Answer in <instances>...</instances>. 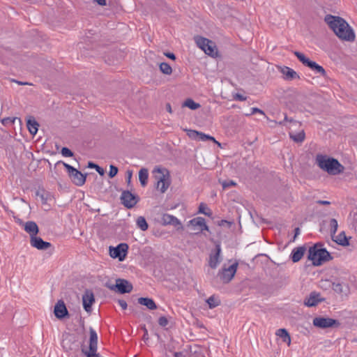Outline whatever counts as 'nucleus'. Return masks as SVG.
<instances>
[{
  "label": "nucleus",
  "instance_id": "1",
  "mask_svg": "<svg viewBox=\"0 0 357 357\" xmlns=\"http://www.w3.org/2000/svg\"><path fill=\"white\" fill-rule=\"evenodd\" d=\"M324 20L340 40L349 42L354 41L355 33L343 18L339 16L327 15L325 16Z\"/></svg>",
  "mask_w": 357,
  "mask_h": 357
},
{
  "label": "nucleus",
  "instance_id": "2",
  "mask_svg": "<svg viewBox=\"0 0 357 357\" xmlns=\"http://www.w3.org/2000/svg\"><path fill=\"white\" fill-rule=\"evenodd\" d=\"M316 162L320 169L330 175H339L344 171V167L337 159L326 155L318 154Z\"/></svg>",
  "mask_w": 357,
  "mask_h": 357
},
{
  "label": "nucleus",
  "instance_id": "3",
  "mask_svg": "<svg viewBox=\"0 0 357 357\" xmlns=\"http://www.w3.org/2000/svg\"><path fill=\"white\" fill-rule=\"evenodd\" d=\"M154 178L156 180V188L161 193H165L171 184L170 174L168 169L163 167H155L153 170Z\"/></svg>",
  "mask_w": 357,
  "mask_h": 357
},
{
  "label": "nucleus",
  "instance_id": "4",
  "mask_svg": "<svg viewBox=\"0 0 357 357\" xmlns=\"http://www.w3.org/2000/svg\"><path fill=\"white\" fill-rule=\"evenodd\" d=\"M196 45L207 55L216 58L218 56V50L214 42L202 36H197L194 38Z\"/></svg>",
  "mask_w": 357,
  "mask_h": 357
},
{
  "label": "nucleus",
  "instance_id": "5",
  "mask_svg": "<svg viewBox=\"0 0 357 357\" xmlns=\"http://www.w3.org/2000/svg\"><path fill=\"white\" fill-rule=\"evenodd\" d=\"M333 259L330 252L319 243H314V266H321Z\"/></svg>",
  "mask_w": 357,
  "mask_h": 357
},
{
  "label": "nucleus",
  "instance_id": "6",
  "mask_svg": "<svg viewBox=\"0 0 357 357\" xmlns=\"http://www.w3.org/2000/svg\"><path fill=\"white\" fill-rule=\"evenodd\" d=\"M128 250V245L126 243H120L116 247L109 248V256L113 259H118L119 261H123L126 259Z\"/></svg>",
  "mask_w": 357,
  "mask_h": 357
},
{
  "label": "nucleus",
  "instance_id": "7",
  "mask_svg": "<svg viewBox=\"0 0 357 357\" xmlns=\"http://www.w3.org/2000/svg\"><path fill=\"white\" fill-rule=\"evenodd\" d=\"M63 165L68 172V174L72 181L78 186H82L85 183L86 176L82 174L79 171L73 167L71 165L63 163Z\"/></svg>",
  "mask_w": 357,
  "mask_h": 357
},
{
  "label": "nucleus",
  "instance_id": "8",
  "mask_svg": "<svg viewBox=\"0 0 357 357\" xmlns=\"http://www.w3.org/2000/svg\"><path fill=\"white\" fill-rule=\"evenodd\" d=\"M340 323L338 320L328 317H318L314 318V326L320 328H339Z\"/></svg>",
  "mask_w": 357,
  "mask_h": 357
},
{
  "label": "nucleus",
  "instance_id": "9",
  "mask_svg": "<svg viewBox=\"0 0 357 357\" xmlns=\"http://www.w3.org/2000/svg\"><path fill=\"white\" fill-rule=\"evenodd\" d=\"M238 265V262H235L228 268L223 267L219 273L220 280L225 283L230 282L236 273Z\"/></svg>",
  "mask_w": 357,
  "mask_h": 357
},
{
  "label": "nucleus",
  "instance_id": "10",
  "mask_svg": "<svg viewBox=\"0 0 357 357\" xmlns=\"http://www.w3.org/2000/svg\"><path fill=\"white\" fill-rule=\"evenodd\" d=\"M122 204L128 208H131L137 203V197L129 191H123L121 196Z\"/></svg>",
  "mask_w": 357,
  "mask_h": 357
},
{
  "label": "nucleus",
  "instance_id": "11",
  "mask_svg": "<svg viewBox=\"0 0 357 357\" xmlns=\"http://www.w3.org/2000/svg\"><path fill=\"white\" fill-rule=\"evenodd\" d=\"M111 289H116L121 294L129 293L132 289V285L128 280L124 279H117L116 284L110 287Z\"/></svg>",
  "mask_w": 357,
  "mask_h": 357
},
{
  "label": "nucleus",
  "instance_id": "12",
  "mask_svg": "<svg viewBox=\"0 0 357 357\" xmlns=\"http://www.w3.org/2000/svg\"><path fill=\"white\" fill-rule=\"evenodd\" d=\"M280 73H282L284 79L291 81L296 79H300L298 74L292 68L287 66H277Z\"/></svg>",
  "mask_w": 357,
  "mask_h": 357
},
{
  "label": "nucleus",
  "instance_id": "13",
  "mask_svg": "<svg viewBox=\"0 0 357 357\" xmlns=\"http://www.w3.org/2000/svg\"><path fill=\"white\" fill-rule=\"evenodd\" d=\"M189 225L192 227L193 230L197 231V232L208 231V227L206 225L204 218L202 217L192 219L189 221Z\"/></svg>",
  "mask_w": 357,
  "mask_h": 357
},
{
  "label": "nucleus",
  "instance_id": "14",
  "mask_svg": "<svg viewBox=\"0 0 357 357\" xmlns=\"http://www.w3.org/2000/svg\"><path fill=\"white\" fill-rule=\"evenodd\" d=\"M30 244L33 248L41 250H47L51 247L50 243L44 241L40 237L37 236L30 238Z\"/></svg>",
  "mask_w": 357,
  "mask_h": 357
},
{
  "label": "nucleus",
  "instance_id": "15",
  "mask_svg": "<svg viewBox=\"0 0 357 357\" xmlns=\"http://www.w3.org/2000/svg\"><path fill=\"white\" fill-rule=\"evenodd\" d=\"M95 302V298L93 292L86 290L82 296L83 307L86 312H91V306Z\"/></svg>",
  "mask_w": 357,
  "mask_h": 357
},
{
  "label": "nucleus",
  "instance_id": "16",
  "mask_svg": "<svg viewBox=\"0 0 357 357\" xmlns=\"http://www.w3.org/2000/svg\"><path fill=\"white\" fill-rule=\"evenodd\" d=\"M54 315L58 319H63L68 315V312L63 301H59L54 306Z\"/></svg>",
  "mask_w": 357,
  "mask_h": 357
},
{
  "label": "nucleus",
  "instance_id": "17",
  "mask_svg": "<svg viewBox=\"0 0 357 357\" xmlns=\"http://www.w3.org/2000/svg\"><path fill=\"white\" fill-rule=\"evenodd\" d=\"M221 248L219 244L216 245L215 253H211L209 257L208 264L212 268H215L220 263Z\"/></svg>",
  "mask_w": 357,
  "mask_h": 357
},
{
  "label": "nucleus",
  "instance_id": "18",
  "mask_svg": "<svg viewBox=\"0 0 357 357\" xmlns=\"http://www.w3.org/2000/svg\"><path fill=\"white\" fill-rule=\"evenodd\" d=\"M24 229L26 231V232H27L29 234L30 238L37 236L39 231V229L37 224L33 221L26 222L24 225Z\"/></svg>",
  "mask_w": 357,
  "mask_h": 357
},
{
  "label": "nucleus",
  "instance_id": "19",
  "mask_svg": "<svg viewBox=\"0 0 357 357\" xmlns=\"http://www.w3.org/2000/svg\"><path fill=\"white\" fill-rule=\"evenodd\" d=\"M160 222L163 225H172L176 226L181 225L180 221L176 217L169 214H163Z\"/></svg>",
  "mask_w": 357,
  "mask_h": 357
},
{
  "label": "nucleus",
  "instance_id": "20",
  "mask_svg": "<svg viewBox=\"0 0 357 357\" xmlns=\"http://www.w3.org/2000/svg\"><path fill=\"white\" fill-rule=\"evenodd\" d=\"M98 349V335L96 332L93 329L90 328V339H89V349L93 351H97Z\"/></svg>",
  "mask_w": 357,
  "mask_h": 357
},
{
  "label": "nucleus",
  "instance_id": "21",
  "mask_svg": "<svg viewBox=\"0 0 357 357\" xmlns=\"http://www.w3.org/2000/svg\"><path fill=\"white\" fill-rule=\"evenodd\" d=\"M26 126L29 132L31 135H35L37 133L39 124L33 117H30L27 120Z\"/></svg>",
  "mask_w": 357,
  "mask_h": 357
},
{
  "label": "nucleus",
  "instance_id": "22",
  "mask_svg": "<svg viewBox=\"0 0 357 357\" xmlns=\"http://www.w3.org/2000/svg\"><path fill=\"white\" fill-rule=\"evenodd\" d=\"M305 249L303 247L297 248L296 249L293 250L291 257V260L294 262H298L301 259L303 256L304 255Z\"/></svg>",
  "mask_w": 357,
  "mask_h": 357
},
{
  "label": "nucleus",
  "instance_id": "23",
  "mask_svg": "<svg viewBox=\"0 0 357 357\" xmlns=\"http://www.w3.org/2000/svg\"><path fill=\"white\" fill-rule=\"evenodd\" d=\"M138 303L142 305H145L149 310H155L157 308L156 304L152 298H139Z\"/></svg>",
  "mask_w": 357,
  "mask_h": 357
},
{
  "label": "nucleus",
  "instance_id": "24",
  "mask_svg": "<svg viewBox=\"0 0 357 357\" xmlns=\"http://www.w3.org/2000/svg\"><path fill=\"white\" fill-rule=\"evenodd\" d=\"M149 171L146 168H142L139 172V180L142 187L148 183Z\"/></svg>",
  "mask_w": 357,
  "mask_h": 357
},
{
  "label": "nucleus",
  "instance_id": "25",
  "mask_svg": "<svg viewBox=\"0 0 357 357\" xmlns=\"http://www.w3.org/2000/svg\"><path fill=\"white\" fill-rule=\"evenodd\" d=\"M333 241L336 242L338 245H348L349 241L348 239L345 235L344 231L340 232L338 235L336 236H334V238H333Z\"/></svg>",
  "mask_w": 357,
  "mask_h": 357
},
{
  "label": "nucleus",
  "instance_id": "26",
  "mask_svg": "<svg viewBox=\"0 0 357 357\" xmlns=\"http://www.w3.org/2000/svg\"><path fill=\"white\" fill-rule=\"evenodd\" d=\"M328 231L332 236V238H334V236L336 234L337 227H338V223L336 219L335 218H331L328 220Z\"/></svg>",
  "mask_w": 357,
  "mask_h": 357
},
{
  "label": "nucleus",
  "instance_id": "27",
  "mask_svg": "<svg viewBox=\"0 0 357 357\" xmlns=\"http://www.w3.org/2000/svg\"><path fill=\"white\" fill-rule=\"evenodd\" d=\"M294 54L303 65L312 68V61L307 58L304 54L299 52H294Z\"/></svg>",
  "mask_w": 357,
  "mask_h": 357
},
{
  "label": "nucleus",
  "instance_id": "28",
  "mask_svg": "<svg viewBox=\"0 0 357 357\" xmlns=\"http://www.w3.org/2000/svg\"><path fill=\"white\" fill-rule=\"evenodd\" d=\"M290 138L294 140L295 142H301L305 139V132L303 130H301L297 133H295L292 131L289 132Z\"/></svg>",
  "mask_w": 357,
  "mask_h": 357
},
{
  "label": "nucleus",
  "instance_id": "29",
  "mask_svg": "<svg viewBox=\"0 0 357 357\" xmlns=\"http://www.w3.org/2000/svg\"><path fill=\"white\" fill-rule=\"evenodd\" d=\"M182 106L183 107H188L189 109L192 110H195L199 109L201 105L199 103L195 102L191 98H187L183 103Z\"/></svg>",
  "mask_w": 357,
  "mask_h": 357
},
{
  "label": "nucleus",
  "instance_id": "30",
  "mask_svg": "<svg viewBox=\"0 0 357 357\" xmlns=\"http://www.w3.org/2000/svg\"><path fill=\"white\" fill-rule=\"evenodd\" d=\"M276 335L280 337L283 342H287L289 345L290 344L291 338L287 330L284 328L278 329L276 332Z\"/></svg>",
  "mask_w": 357,
  "mask_h": 357
},
{
  "label": "nucleus",
  "instance_id": "31",
  "mask_svg": "<svg viewBox=\"0 0 357 357\" xmlns=\"http://www.w3.org/2000/svg\"><path fill=\"white\" fill-rule=\"evenodd\" d=\"M160 70L165 75H170L172 73V67L166 62H162L159 65Z\"/></svg>",
  "mask_w": 357,
  "mask_h": 357
},
{
  "label": "nucleus",
  "instance_id": "32",
  "mask_svg": "<svg viewBox=\"0 0 357 357\" xmlns=\"http://www.w3.org/2000/svg\"><path fill=\"white\" fill-rule=\"evenodd\" d=\"M333 289L335 292L338 294H342L346 293V291L348 289V287L346 284L342 283H333Z\"/></svg>",
  "mask_w": 357,
  "mask_h": 357
},
{
  "label": "nucleus",
  "instance_id": "33",
  "mask_svg": "<svg viewBox=\"0 0 357 357\" xmlns=\"http://www.w3.org/2000/svg\"><path fill=\"white\" fill-rule=\"evenodd\" d=\"M199 139L202 141L210 140V141L213 142L215 144H216L219 147H221V144L219 142H218L213 137H212L211 135H208L205 133L199 132Z\"/></svg>",
  "mask_w": 357,
  "mask_h": 357
},
{
  "label": "nucleus",
  "instance_id": "34",
  "mask_svg": "<svg viewBox=\"0 0 357 357\" xmlns=\"http://www.w3.org/2000/svg\"><path fill=\"white\" fill-rule=\"evenodd\" d=\"M137 225L142 231L147 230V229L149 227L148 223L146 222V219L142 216H139L137 219Z\"/></svg>",
  "mask_w": 357,
  "mask_h": 357
},
{
  "label": "nucleus",
  "instance_id": "35",
  "mask_svg": "<svg viewBox=\"0 0 357 357\" xmlns=\"http://www.w3.org/2000/svg\"><path fill=\"white\" fill-rule=\"evenodd\" d=\"M206 302L208 304L210 308H214L220 304V300L214 296H210L207 299Z\"/></svg>",
  "mask_w": 357,
  "mask_h": 357
},
{
  "label": "nucleus",
  "instance_id": "36",
  "mask_svg": "<svg viewBox=\"0 0 357 357\" xmlns=\"http://www.w3.org/2000/svg\"><path fill=\"white\" fill-rule=\"evenodd\" d=\"M199 213L204 214L207 216H211L212 212L211 209L207 206V205L204 203H201L199 206Z\"/></svg>",
  "mask_w": 357,
  "mask_h": 357
},
{
  "label": "nucleus",
  "instance_id": "37",
  "mask_svg": "<svg viewBox=\"0 0 357 357\" xmlns=\"http://www.w3.org/2000/svg\"><path fill=\"white\" fill-rule=\"evenodd\" d=\"M314 73H319L320 75L324 76L326 74V71L324 69V68L315 62H314Z\"/></svg>",
  "mask_w": 357,
  "mask_h": 357
},
{
  "label": "nucleus",
  "instance_id": "38",
  "mask_svg": "<svg viewBox=\"0 0 357 357\" xmlns=\"http://www.w3.org/2000/svg\"><path fill=\"white\" fill-rule=\"evenodd\" d=\"M319 231L321 233L328 232V220H323L320 225H319Z\"/></svg>",
  "mask_w": 357,
  "mask_h": 357
},
{
  "label": "nucleus",
  "instance_id": "39",
  "mask_svg": "<svg viewBox=\"0 0 357 357\" xmlns=\"http://www.w3.org/2000/svg\"><path fill=\"white\" fill-rule=\"evenodd\" d=\"M186 132L188 136L192 139H195L199 135V132L195 130H186Z\"/></svg>",
  "mask_w": 357,
  "mask_h": 357
},
{
  "label": "nucleus",
  "instance_id": "40",
  "mask_svg": "<svg viewBox=\"0 0 357 357\" xmlns=\"http://www.w3.org/2000/svg\"><path fill=\"white\" fill-rule=\"evenodd\" d=\"M117 173H118V168L114 165H110L109 176L110 178H113L117 174Z\"/></svg>",
  "mask_w": 357,
  "mask_h": 357
},
{
  "label": "nucleus",
  "instance_id": "41",
  "mask_svg": "<svg viewBox=\"0 0 357 357\" xmlns=\"http://www.w3.org/2000/svg\"><path fill=\"white\" fill-rule=\"evenodd\" d=\"M61 154L64 157H72L73 155V153L68 148L66 147L62 148Z\"/></svg>",
  "mask_w": 357,
  "mask_h": 357
},
{
  "label": "nucleus",
  "instance_id": "42",
  "mask_svg": "<svg viewBox=\"0 0 357 357\" xmlns=\"http://www.w3.org/2000/svg\"><path fill=\"white\" fill-rule=\"evenodd\" d=\"M222 185L223 188L225 189L229 187L235 186L236 183L233 181H228L222 182Z\"/></svg>",
  "mask_w": 357,
  "mask_h": 357
},
{
  "label": "nucleus",
  "instance_id": "43",
  "mask_svg": "<svg viewBox=\"0 0 357 357\" xmlns=\"http://www.w3.org/2000/svg\"><path fill=\"white\" fill-rule=\"evenodd\" d=\"M158 324L161 326H166L168 324V320L165 317H160L158 319Z\"/></svg>",
  "mask_w": 357,
  "mask_h": 357
},
{
  "label": "nucleus",
  "instance_id": "44",
  "mask_svg": "<svg viewBox=\"0 0 357 357\" xmlns=\"http://www.w3.org/2000/svg\"><path fill=\"white\" fill-rule=\"evenodd\" d=\"M87 357H100L97 351H93L92 350H89L84 352Z\"/></svg>",
  "mask_w": 357,
  "mask_h": 357
},
{
  "label": "nucleus",
  "instance_id": "45",
  "mask_svg": "<svg viewBox=\"0 0 357 357\" xmlns=\"http://www.w3.org/2000/svg\"><path fill=\"white\" fill-rule=\"evenodd\" d=\"M314 204L316 205L323 204V205H330V202L328 201H321V200H316ZM317 208V206H314V210Z\"/></svg>",
  "mask_w": 357,
  "mask_h": 357
},
{
  "label": "nucleus",
  "instance_id": "46",
  "mask_svg": "<svg viewBox=\"0 0 357 357\" xmlns=\"http://www.w3.org/2000/svg\"><path fill=\"white\" fill-rule=\"evenodd\" d=\"M305 305L308 307L312 306V294H310L308 298L305 301Z\"/></svg>",
  "mask_w": 357,
  "mask_h": 357
},
{
  "label": "nucleus",
  "instance_id": "47",
  "mask_svg": "<svg viewBox=\"0 0 357 357\" xmlns=\"http://www.w3.org/2000/svg\"><path fill=\"white\" fill-rule=\"evenodd\" d=\"M255 113H259L260 114L265 115V113L261 109L257 107H252L251 109V113L250 114H254Z\"/></svg>",
  "mask_w": 357,
  "mask_h": 357
},
{
  "label": "nucleus",
  "instance_id": "48",
  "mask_svg": "<svg viewBox=\"0 0 357 357\" xmlns=\"http://www.w3.org/2000/svg\"><path fill=\"white\" fill-rule=\"evenodd\" d=\"M319 295L314 292V306L318 304L322 299L319 298Z\"/></svg>",
  "mask_w": 357,
  "mask_h": 357
},
{
  "label": "nucleus",
  "instance_id": "49",
  "mask_svg": "<svg viewBox=\"0 0 357 357\" xmlns=\"http://www.w3.org/2000/svg\"><path fill=\"white\" fill-rule=\"evenodd\" d=\"M118 303L119 305V306L122 308V310H126L127 308V303L125 301L123 300H119L118 301Z\"/></svg>",
  "mask_w": 357,
  "mask_h": 357
},
{
  "label": "nucleus",
  "instance_id": "50",
  "mask_svg": "<svg viewBox=\"0 0 357 357\" xmlns=\"http://www.w3.org/2000/svg\"><path fill=\"white\" fill-rule=\"evenodd\" d=\"M307 259L312 263V247H310L308 249Z\"/></svg>",
  "mask_w": 357,
  "mask_h": 357
},
{
  "label": "nucleus",
  "instance_id": "51",
  "mask_svg": "<svg viewBox=\"0 0 357 357\" xmlns=\"http://www.w3.org/2000/svg\"><path fill=\"white\" fill-rule=\"evenodd\" d=\"M165 56H166L167 58L172 59V60H175L176 59V56L174 55V54L172 53V52H165L164 53Z\"/></svg>",
  "mask_w": 357,
  "mask_h": 357
},
{
  "label": "nucleus",
  "instance_id": "52",
  "mask_svg": "<svg viewBox=\"0 0 357 357\" xmlns=\"http://www.w3.org/2000/svg\"><path fill=\"white\" fill-rule=\"evenodd\" d=\"M94 168H96V171L100 174V175H103L105 172L103 170L102 168L100 167L98 165H94Z\"/></svg>",
  "mask_w": 357,
  "mask_h": 357
},
{
  "label": "nucleus",
  "instance_id": "53",
  "mask_svg": "<svg viewBox=\"0 0 357 357\" xmlns=\"http://www.w3.org/2000/svg\"><path fill=\"white\" fill-rule=\"evenodd\" d=\"M235 98L236 100H239L241 101H244L246 100V98L245 96H243V95H241V94H236V96H235Z\"/></svg>",
  "mask_w": 357,
  "mask_h": 357
},
{
  "label": "nucleus",
  "instance_id": "54",
  "mask_svg": "<svg viewBox=\"0 0 357 357\" xmlns=\"http://www.w3.org/2000/svg\"><path fill=\"white\" fill-rule=\"evenodd\" d=\"M352 227L355 231L357 233V217L354 219Z\"/></svg>",
  "mask_w": 357,
  "mask_h": 357
},
{
  "label": "nucleus",
  "instance_id": "55",
  "mask_svg": "<svg viewBox=\"0 0 357 357\" xmlns=\"http://www.w3.org/2000/svg\"><path fill=\"white\" fill-rule=\"evenodd\" d=\"M132 172L131 171H128V177H127V180H128V182L130 183V181H131V178H132Z\"/></svg>",
  "mask_w": 357,
  "mask_h": 357
},
{
  "label": "nucleus",
  "instance_id": "56",
  "mask_svg": "<svg viewBox=\"0 0 357 357\" xmlns=\"http://www.w3.org/2000/svg\"><path fill=\"white\" fill-rule=\"evenodd\" d=\"M167 110L168 112L169 113H172V107H171V105L169 104H167Z\"/></svg>",
  "mask_w": 357,
  "mask_h": 357
},
{
  "label": "nucleus",
  "instance_id": "57",
  "mask_svg": "<svg viewBox=\"0 0 357 357\" xmlns=\"http://www.w3.org/2000/svg\"><path fill=\"white\" fill-rule=\"evenodd\" d=\"M107 1H97V3L100 5V6H106L107 3H106Z\"/></svg>",
  "mask_w": 357,
  "mask_h": 357
},
{
  "label": "nucleus",
  "instance_id": "58",
  "mask_svg": "<svg viewBox=\"0 0 357 357\" xmlns=\"http://www.w3.org/2000/svg\"><path fill=\"white\" fill-rule=\"evenodd\" d=\"M174 357H180V356H181V353H180V352H175L174 354Z\"/></svg>",
  "mask_w": 357,
  "mask_h": 357
},
{
  "label": "nucleus",
  "instance_id": "59",
  "mask_svg": "<svg viewBox=\"0 0 357 357\" xmlns=\"http://www.w3.org/2000/svg\"><path fill=\"white\" fill-rule=\"evenodd\" d=\"M295 232H296V235L298 234V233H299V228H296Z\"/></svg>",
  "mask_w": 357,
  "mask_h": 357
},
{
  "label": "nucleus",
  "instance_id": "60",
  "mask_svg": "<svg viewBox=\"0 0 357 357\" xmlns=\"http://www.w3.org/2000/svg\"><path fill=\"white\" fill-rule=\"evenodd\" d=\"M94 165H95V164L89 163V167H94Z\"/></svg>",
  "mask_w": 357,
  "mask_h": 357
},
{
  "label": "nucleus",
  "instance_id": "61",
  "mask_svg": "<svg viewBox=\"0 0 357 357\" xmlns=\"http://www.w3.org/2000/svg\"><path fill=\"white\" fill-rule=\"evenodd\" d=\"M310 266V264H307V262L306 263V266Z\"/></svg>",
  "mask_w": 357,
  "mask_h": 357
}]
</instances>
